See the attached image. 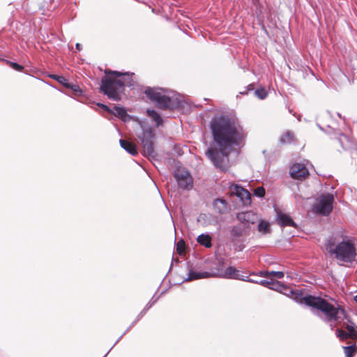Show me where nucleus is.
<instances>
[{
	"label": "nucleus",
	"instance_id": "obj_26",
	"mask_svg": "<svg viewBox=\"0 0 357 357\" xmlns=\"http://www.w3.org/2000/svg\"><path fill=\"white\" fill-rule=\"evenodd\" d=\"M114 109L115 111V115L121 119L124 118L127 115L126 110L123 107L114 106Z\"/></svg>",
	"mask_w": 357,
	"mask_h": 357
},
{
	"label": "nucleus",
	"instance_id": "obj_14",
	"mask_svg": "<svg viewBox=\"0 0 357 357\" xmlns=\"http://www.w3.org/2000/svg\"><path fill=\"white\" fill-rule=\"evenodd\" d=\"M277 221L282 227L291 226L296 227V225L291 217L281 211H277Z\"/></svg>",
	"mask_w": 357,
	"mask_h": 357
},
{
	"label": "nucleus",
	"instance_id": "obj_36",
	"mask_svg": "<svg viewBox=\"0 0 357 357\" xmlns=\"http://www.w3.org/2000/svg\"><path fill=\"white\" fill-rule=\"evenodd\" d=\"M271 276L276 278L281 279L284 277V274L282 271H271Z\"/></svg>",
	"mask_w": 357,
	"mask_h": 357
},
{
	"label": "nucleus",
	"instance_id": "obj_1",
	"mask_svg": "<svg viewBox=\"0 0 357 357\" xmlns=\"http://www.w3.org/2000/svg\"><path fill=\"white\" fill-rule=\"evenodd\" d=\"M211 129L215 146L209 147L206 155L216 168L226 172L229 167V153L234 146L243 142L246 134L236 119L226 116L213 119Z\"/></svg>",
	"mask_w": 357,
	"mask_h": 357
},
{
	"label": "nucleus",
	"instance_id": "obj_25",
	"mask_svg": "<svg viewBox=\"0 0 357 357\" xmlns=\"http://www.w3.org/2000/svg\"><path fill=\"white\" fill-rule=\"evenodd\" d=\"M185 243L183 239H180L176 243V252L181 255L185 253Z\"/></svg>",
	"mask_w": 357,
	"mask_h": 357
},
{
	"label": "nucleus",
	"instance_id": "obj_27",
	"mask_svg": "<svg viewBox=\"0 0 357 357\" xmlns=\"http://www.w3.org/2000/svg\"><path fill=\"white\" fill-rule=\"evenodd\" d=\"M51 77L54 79H56L59 83L62 84L63 86H65L67 88V86L69 84L70 82H68V79H66L63 76L57 75H51Z\"/></svg>",
	"mask_w": 357,
	"mask_h": 357
},
{
	"label": "nucleus",
	"instance_id": "obj_8",
	"mask_svg": "<svg viewBox=\"0 0 357 357\" xmlns=\"http://www.w3.org/2000/svg\"><path fill=\"white\" fill-rule=\"evenodd\" d=\"M215 275L222 278L241 280L251 282H255L253 280L249 279L248 276L242 275L241 272L234 266H229L225 271H219Z\"/></svg>",
	"mask_w": 357,
	"mask_h": 357
},
{
	"label": "nucleus",
	"instance_id": "obj_37",
	"mask_svg": "<svg viewBox=\"0 0 357 357\" xmlns=\"http://www.w3.org/2000/svg\"><path fill=\"white\" fill-rule=\"evenodd\" d=\"M259 284H261V285H263L264 287L270 288V287L271 285V280H263L260 281Z\"/></svg>",
	"mask_w": 357,
	"mask_h": 357
},
{
	"label": "nucleus",
	"instance_id": "obj_32",
	"mask_svg": "<svg viewBox=\"0 0 357 357\" xmlns=\"http://www.w3.org/2000/svg\"><path fill=\"white\" fill-rule=\"evenodd\" d=\"M231 232L233 236L236 237H239L243 235V230L238 227H234Z\"/></svg>",
	"mask_w": 357,
	"mask_h": 357
},
{
	"label": "nucleus",
	"instance_id": "obj_29",
	"mask_svg": "<svg viewBox=\"0 0 357 357\" xmlns=\"http://www.w3.org/2000/svg\"><path fill=\"white\" fill-rule=\"evenodd\" d=\"M255 94L260 99H264L267 96V92L264 89L255 90Z\"/></svg>",
	"mask_w": 357,
	"mask_h": 357
},
{
	"label": "nucleus",
	"instance_id": "obj_33",
	"mask_svg": "<svg viewBox=\"0 0 357 357\" xmlns=\"http://www.w3.org/2000/svg\"><path fill=\"white\" fill-rule=\"evenodd\" d=\"M67 88L72 89L75 93H80L82 92L78 85L73 84L72 83H69V84L67 86Z\"/></svg>",
	"mask_w": 357,
	"mask_h": 357
},
{
	"label": "nucleus",
	"instance_id": "obj_13",
	"mask_svg": "<svg viewBox=\"0 0 357 357\" xmlns=\"http://www.w3.org/2000/svg\"><path fill=\"white\" fill-rule=\"evenodd\" d=\"M269 289L276 290L280 292H282L284 294H286L289 296H291L294 300V297L296 295L294 294H292L291 291L299 292L298 290L289 289L284 284H282L280 282L274 281L273 280H271V285Z\"/></svg>",
	"mask_w": 357,
	"mask_h": 357
},
{
	"label": "nucleus",
	"instance_id": "obj_22",
	"mask_svg": "<svg viewBox=\"0 0 357 357\" xmlns=\"http://www.w3.org/2000/svg\"><path fill=\"white\" fill-rule=\"evenodd\" d=\"M241 190V195H239V196L238 197H239L241 199V200L243 202V204H248L250 202V192L244 189V190Z\"/></svg>",
	"mask_w": 357,
	"mask_h": 357
},
{
	"label": "nucleus",
	"instance_id": "obj_20",
	"mask_svg": "<svg viewBox=\"0 0 357 357\" xmlns=\"http://www.w3.org/2000/svg\"><path fill=\"white\" fill-rule=\"evenodd\" d=\"M295 140V136L293 132L290 131H286L282 135L280 138V142L282 144H290Z\"/></svg>",
	"mask_w": 357,
	"mask_h": 357
},
{
	"label": "nucleus",
	"instance_id": "obj_38",
	"mask_svg": "<svg viewBox=\"0 0 357 357\" xmlns=\"http://www.w3.org/2000/svg\"><path fill=\"white\" fill-rule=\"evenodd\" d=\"M259 275V276L264 278H269L271 276V271H260Z\"/></svg>",
	"mask_w": 357,
	"mask_h": 357
},
{
	"label": "nucleus",
	"instance_id": "obj_4",
	"mask_svg": "<svg viewBox=\"0 0 357 357\" xmlns=\"http://www.w3.org/2000/svg\"><path fill=\"white\" fill-rule=\"evenodd\" d=\"M325 248L340 261L351 263L355 261L356 248L351 240L340 242L337 237L331 236L328 239Z\"/></svg>",
	"mask_w": 357,
	"mask_h": 357
},
{
	"label": "nucleus",
	"instance_id": "obj_43",
	"mask_svg": "<svg viewBox=\"0 0 357 357\" xmlns=\"http://www.w3.org/2000/svg\"><path fill=\"white\" fill-rule=\"evenodd\" d=\"M239 93L241 95H246V94H248V91H247V89L243 90V91L239 92Z\"/></svg>",
	"mask_w": 357,
	"mask_h": 357
},
{
	"label": "nucleus",
	"instance_id": "obj_34",
	"mask_svg": "<svg viewBox=\"0 0 357 357\" xmlns=\"http://www.w3.org/2000/svg\"><path fill=\"white\" fill-rule=\"evenodd\" d=\"M10 66L15 70L21 72L23 70L24 67L17 63L10 62Z\"/></svg>",
	"mask_w": 357,
	"mask_h": 357
},
{
	"label": "nucleus",
	"instance_id": "obj_41",
	"mask_svg": "<svg viewBox=\"0 0 357 357\" xmlns=\"http://www.w3.org/2000/svg\"><path fill=\"white\" fill-rule=\"evenodd\" d=\"M246 89H247V91H252V90H254V86H253V84H249V85L247 86V88H246Z\"/></svg>",
	"mask_w": 357,
	"mask_h": 357
},
{
	"label": "nucleus",
	"instance_id": "obj_39",
	"mask_svg": "<svg viewBox=\"0 0 357 357\" xmlns=\"http://www.w3.org/2000/svg\"><path fill=\"white\" fill-rule=\"evenodd\" d=\"M98 106H99L100 107L102 108L103 109H105V111L109 112V113H112V112L111 111V109L105 105L104 104H102V103H98Z\"/></svg>",
	"mask_w": 357,
	"mask_h": 357
},
{
	"label": "nucleus",
	"instance_id": "obj_18",
	"mask_svg": "<svg viewBox=\"0 0 357 357\" xmlns=\"http://www.w3.org/2000/svg\"><path fill=\"white\" fill-rule=\"evenodd\" d=\"M343 327L347 329V333L351 339L357 337V329L355 328L354 323L343 324Z\"/></svg>",
	"mask_w": 357,
	"mask_h": 357
},
{
	"label": "nucleus",
	"instance_id": "obj_7",
	"mask_svg": "<svg viewBox=\"0 0 357 357\" xmlns=\"http://www.w3.org/2000/svg\"><path fill=\"white\" fill-rule=\"evenodd\" d=\"M174 177L178 186L185 190H190L193 186V179L190 172L185 168L178 167L174 172Z\"/></svg>",
	"mask_w": 357,
	"mask_h": 357
},
{
	"label": "nucleus",
	"instance_id": "obj_17",
	"mask_svg": "<svg viewBox=\"0 0 357 357\" xmlns=\"http://www.w3.org/2000/svg\"><path fill=\"white\" fill-rule=\"evenodd\" d=\"M213 276V274L208 273V272H196L194 271H190L188 280H198L201 278H206Z\"/></svg>",
	"mask_w": 357,
	"mask_h": 357
},
{
	"label": "nucleus",
	"instance_id": "obj_23",
	"mask_svg": "<svg viewBox=\"0 0 357 357\" xmlns=\"http://www.w3.org/2000/svg\"><path fill=\"white\" fill-rule=\"evenodd\" d=\"M345 357H354L356 352V347L355 344L351 346L343 347Z\"/></svg>",
	"mask_w": 357,
	"mask_h": 357
},
{
	"label": "nucleus",
	"instance_id": "obj_5",
	"mask_svg": "<svg viewBox=\"0 0 357 357\" xmlns=\"http://www.w3.org/2000/svg\"><path fill=\"white\" fill-rule=\"evenodd\" d=\"M139 124L142 129V133L138 135L142 144L144 154L153 161L156 160V153L155 151V134L151 128L148 127L146 121H139Z\"/></svg>",
	"mask_w": 357,
	"mask_h": 357
},
{
	"label": "nucleus",
	"instance_id": "obj_11",
	"mask_svg": "<svg viewBox=\"0 0 357 357\" xmlns=\"http://www.w3.org/2000/svg\"><path fill=\"white\" fill-rule=\"evenodd\" d=\"M236 218L247 226L255 224L258 220L257 215L251 211L238 213Z\"/></svg>",
	"mask_w": 357,
	"mask_h": 357
},
{
	"label": "nucleus",
	"instance_id": "obj_16",
	"mask_svg": "<svg viewBox=\"0 0 357 357\" xmlns=\"http://www.w3.org/2000/svg\"><path fill=\"white\" fill-rule=\"evenodd\" d=\"M119 143L121 146L132 155L137 154L136 145L134 143L123 139H120Z\"/></svg>",
	"mask_w": 357,
	"mask_h": 357
},
{
	"label": "nucleus",
	"instance_id": "obj_3",
	"mask_svg": "<svg viewBox=\"0 0 357 357\" xmlns=\"http://www.w3.org/2000/svg\"><path fill=\"white\" fill-rule=\"evenodd\" d=\"M105 76L101 79L100 92L114 101H119L126 86H132V79L128 73H122L111 70H105Z\"/></svg>",
	"mask_w": 357,
	"mask_h": 357
},
{
	"label": "nucleus",
	"instance_id": "obj_42",
	"mask_svg": "<svg viewBox=\"0 0 357 357\" xmlns=\"http://www.w3.org/2000/svg\"><path fill=\"white\" fill-rule=\"evenodd\" d=\"M76 49L78 50V51H80L82 47H81V45L79 43H77L76 45Z\"/></svg>",
	"mask_w": 357,
	"mask_h": 357
},
{
	"label": "nucleus",
	"instance_id": "obj_44",
	"mask_svg": "<svg viewBox=\"0 0 357 357\" xmlns=\"http://www.w3.org/2000/svg\"><path fill=\"white\" fill-rule=\"evenodd\" d=\"M355 301H356L357 303V295L355 296Z\"/></svg>",
	"mask_w": 357,
	"mask_h": 357
},
{
	"label": "nucleus",
	"instance_id": "obj_35",
	"mask_svg": "<svg viewBox=\"0 0 357 357\" xmlns=\"http://www.w3.org/2000/svg\"><path fill=\"white\" fill-rule=\"evenodd\" d=\"M146 114L152 118V119L156 121V111L154 109H147Z\"/></svg>",
	"mask_w": 357,
	"mask_h": 357
},
{
	"label": "nucleus",
	"instance_id": "obj_6",
	"mask_svg": "<svg viewBox=\"0 0 357 357\" xmlns=\"http://www.w3.org/2000/svg\"><path fill=\"white\" fill-rule=\"evenodd\" d=\"M333 202L334 196L332 194L322 195L319 197L317 203L314 206V211L317 214L328 215L333 210Z\"/></svg>",
	"mask_w": 357,
	"mask_h": 357
},
{
	"label": "nucleus",
	"instance_id": "obj_31",
	"mask_svg": "<svg viewBox=\"0 0 357 357\" xmlns=\"http://www.w3.org/2000/svg\"><path fill=\"white\" fill-rule=\"evenodd\" d=\"M336 333L337 336L342 340L349 338V336L348 335L347 333L342 329L337 330Z\"/></svg>",
	"mask_w": 357,
	"mask_h": 357
},
{
	"label": "nucleus",
	"instance_id": "obj_21",
	"mask_svg": "<svg viewBox=\"0 0 357 357\" xmlns=\"http://www.w3.org/2000/svg\"><path fill=\"white\" fill-rule=\"evenodd\" d=\"M258 231L263 234H269L271 232L270 225L268 222L264 220H260L258 226Z\"/></svg>",
	"mask_w": 357,
	"mask_h": 357
},
{
	"label": "nucleus",
	"instance_id": "obj_2",
	"mask_svg": "<svg viewBox=\"0 0 357 357\" xmlns=\"http://www.w3.org/2000/svg\"><path fill=\"white\" fill-rule=\"evenodd\" d=\"M291 293L296 295L294 300L296 302L322 312L326 321H335L337 324H340L347 318L345 311L342 307L338 305L335 306L326 299L312 295L303 296L302 293L297 291H291Z\"/></svg>",
	"mask_w": 357,
	"mask_h": 357
},
{
	"label": "nucleus",
	"instance_id": "obj_30",
	"mask_svg": "<svg viewBox=\"0 0 357 357\" xmlns=\"http://www.w3.org/2000/svg\"><path fill=\"white\" fill-rule=\"evenodd\" d=\"M254 195L259 197H263L265 195V189L263 187L257 188L254 190Z\"/></svg>",
	"mask_w": 357,
	"mask_h": 357
},
{
	"label": "nucleus",
	"instance_id": "obj_15",
	"mask_svg": "<svg viewBox=\"0 0 357 357\" xmlns=\"http://www.w3.org/2000/svg\"><path fill=\"white\" fill-rule=\"evenodd\" d=\"M335 143H337L342 147V150L345 151L351 149L355 146L353 141L344 134H340L335 140Z\"/></svg>",
	"mask_w": 357,
	"mask_h": 357
},
{
	"label": "nucleus",
	"instance_id": "obj_24",
	"mask_svg": "<svg viewBox=\"0 0 357 357\" xmlns=\"http://www.w3.org/2000/svg\"><path fill=\"white\" fill-rule=\"evenodd\" d=\"M144 93L149 100H151L152 101L156 100V91H155V89L151 88V87H147Z\"/></svg>",
	"mask_w": 357,
	"mask_h": 357
},
{
	"label": "nucleus",
	"instance_id": "obj_12",
	"mask_svg": "<svg viewBox=\"0 0 357 357\" xmlns=\"http://www.w3.org/2000/svg\"><path fill=\"white\" fill-rule=\"evenodd\" d=\"M215 211L220 214H225L230 211V206L227 202L221 198L215 199L213 203Z\"/></svg>",
	"mask_w": 357,
	"mask_h": 357
},
{
	"label": "nucleus",
	"instance_id": "obj_10",
	"mask_svg": "<svg viewBox=\"0 0 357 357\" xmlns=\"http://www.w3.org/2000/svg\"><path fill=\"white\" fill-rule=\"evenodd\" d=\"M176 106L175 100L167 95L158 91V108L173 109Z\"/></svg>",
	"mask_w": 357,
	"mask_h": 357
},
{
	"label": "nucleus",
	"instance_id": "obj_19",
	"mask_svg": "<svg viewBox=\"0 0 357 357\" xmlns=\"http://www.w3.org/2000/svg\"><path fill=\"white\" fill-rule=\"evenodd\" d=\"M197 242L206 248L211 247V238L208 234H201L197 237Z\"/></svg>",
	"mask_w": 357,
	"mask_h": 357
},
{
	"label": "nucleus",
	"instance_id": "obj_9",
	"mask_svg": "<svg viewBox=\"0 0 357 357\" xmlns=\"http://www.w3.org/2000/svg\"><path fill=\"white\" fill-rule=\"evenodd\" d=\"M308 174V170L303 164H294L290 169V175L294 179L301 180L306 178Z\"/></svg>",
	"mask_w": 357,
	"mask_h": 357
},
{
	"label": "nucleus",
	"instance_id": "obj_40",
	"mask_svg": "<svg viewBox=\"0 0 357 357\" xmlns=\"http://www.w3.org/2000/svg\"><path fill=\"white\" fill-rule=\"evenodd\" d=\"M157 119H158V126H159L162 123V119L158 114Z\"/></svg>",
	"mask_w": 357,
	"mask_h": 357
},
{
	"label": "nucleus",
	"instance_id": "obj_28",
	"mask_svg": "<svg viewBox=\"0 0 357 357\" xmlns=\"http://www.w3.org/2000/svg\"><path fill=\"white\" fill-rule=\"evenodd\" d=\"M241 190H244V188L239 185H234L231 186V188H230L231 194L235 195L237 197H238L239 195H241Z\"/></svg>",
	"mask_w": 357,
	"mask_h": 357
}]
</instances>
